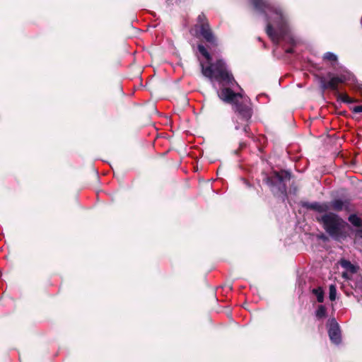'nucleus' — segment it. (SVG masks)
Masks as SVG:
<instances>
[{"instance_id":"obj_1","label":"nucleus","mask_w":362,"mask_h":362,"mask_svg":"<svg viewBox=\"0 0 362 362\" xmlns=\"http://www.w3.org/2000/svg\"><path fill=\"white\" fill-rule=\"evenodd\" d=\"M197 49L208 63V65L205 66L203 62H200L201 71L204 76L211 81L216 80L222 87L238 85L232 73L228 70L223 59H218L215 62H212L211 54L203 45H198Z\"/></svg>"},{"instance_id":"obj_2","label":"nucleus","mask_w":362,"mask_h":362,"mask_svg":"<svg viewBox=\"0 0 362 362\" xmlns=\"http://www.w3.org/2000/svg\"><path fill=\"white\" fill-rule=\"evenodd\" d=\"M254 8L265 16L267 21L266 33L269 37L276 44H278L280 40V33L275 30L270 22L269 13L274 14L276 17L273 20L278 29L281 31L284 24L285 19L282 9L272 4L270 0H251Z\"/></svg>"},{"instance_id":"obj_3","label":"nucleus","mask_w":362,"mask_h":362,"mask_svg":"<svg viewBox=\"0 0 362 362\" xmlns=\"http://www.w3.org/2000/svg\"><path fill=\"white\" fill-rule=\"evenodd\" d=\"M291 179L290 172L285 170H274L270 175H265L263 182L269 186L274 197L284 201L288 197L286 182L290 181Z\"/></svg>"},{"instance_id":"obj_4","label":"nucleus","mask_w":362,"mask_h":362,"mask_svg":"<svg viewBox=\"0 0 362 362\" xmlns=\"http://www.w3.org/2000/svg\"><path fill=\"white\" fill-rule=\"evenodd\" d=\"M327 76L328 79L325 76L319 77L320 87L322 92L327 90H331L334 92L337 100H341L346 103H352L356 101L351 98L347 94H341L339 93V86L345 83L349 80V78L345 74L337 75L332 72H328Z\"/></svg>"},{"instance_id":"obj_5","label":"nucleus","mask_w":362,"mask_h":362,"mask_svg":"<svg viewBox=\"0 0 362 362\" xmlns=\"http://www.w3.org/2000/svg\"><path fill=\"white\" fill-rule=\"evenodd\" d=\"M324 213L316 218L317 221L322 225L325 232L332 238L337 240L342 237L347 223L334 212Z\"/></svg>"},{"instance_id":"obj_6","label":"nucleus","mask_w":362,"mask_h":362,"mask_svg":"<svg viewBox=\"0 0 362 362\" xmlns=\"http://www.w3.org/2000/svg\"><path fill=\"white\" fill-rule=\"evenodd\" d=\"M349 201L341 200L339 199H336L330 202H323L320 203L317 202H302L301 206L303 208H305L309 210L315 211L318 213H324V212H329V211L331 209L334 211L339 212L342 210H348L349 206Z\"/></svg>"},{"instance_id":"obj_7","label":"nucleus","mask_w":362,"mask_h":362,"mask_svg":"<svg viewBox=\"0 0 362 362\" xmlns=\"http://www.w3.org/2000/svg\"><path fill=\"white\" fill-rule=\"evenodd\" d=\"M232 110L240 122H251L253 110L249 100L241 98L232 106Z\"/></svg>"},{"instance_id":"obj_8","label":"nucleus","mask_w":362,"mask_h":362,"mask_svg":"<svg viewBox=\"0 0 362 362\" xmlns=\"http://www.w3.org/2000/svg\"><path fill=\"white\" fill-rule=\"evenodd\" d=\"M232 86L221 87L218 93V98L226 103L230 104L232 106L243 98V95L240 93H235L232 89Z\"/></svg>"},{"instance_id":"obj_9","label":"nucleus","mask_w":362,"mask_h":362,"mask_svg":"<svg viewBox=\"0 0 362 362\" xmlns=\"http://www.w3.org/2000/svg\"><path fill=\"white\" fill-rule=\"evenodd\" d=\"M328 335L332 343L339 345L341 342V334L339 324L334 318L330 320L328 327Z\"/></svg>"},{"instance_id":"obj_10","label":"nucleus","mask_w":362,"mask_h":362,"mask_svg":"<svg viewBox=\"0 0 362 362\" xmlns=\"http://www.w3.org/2000/svg\"><path fill=\"white\" fill-rule=\"evenodd\" d=\"M197 29H199L200 35L206 40V42L214 46L217 45L216 38L214 36L209 24L207 25H206V24L202 25V27L198 28Z\"/></svg>"},{"instance_id":"obj_11","label":"nucleus","mask_w":362,"mask_h":362,"mask_svg":"<svg viewBox=\"0 0 362 362\" xmlns=\"http://www.w3.org/2000/svg\"><path fill=\"white\" fill-rule=\"evenodd\" d=\"M339 264L341 267L346 269V272L351 274H355L357 272L358 268L354 266L349 260L342 259L340 260Z\"/></svg>"},{"instance_id":"obj_12","label":"nucleus","mask_w":362,"mask_h":362,"mask_svg":"<svg viewBox=\"0 0 362 362\" xmlns=\"http://www.w3.org/2000/svg\"><path fill=\"white\" fill-rule=\"evenodd\" d=\"M250 123L251 122H240L238 121V124L235 126V129H240L241 128L240 124H241L242 127H243V132H245V134H246L247 136L250 137L251 135L250 127Z\"/></svg>"},{"instance_id":"obj_13","label":"nucleus","mask_w":362,"mask_h":362,"mask_svg":"<svg viewBox=\"0 0 362 362\" xmlns=\"http://www.w3.org/2000/svg\"><path fill=\"white\" fill-rule=\"evenodd\" d=\"M312 293L316 296L317 302L322 303L324 301V291L321 287L313 288Z\"/></svg>"},{"instance_id":"obj_14","label":"nucleus","mask_w":362,"mask_h":362,"mask_svg":"<svg viewBox=\"0 0 362 362\" xmlns=\"http://www.w3.org/2000/svg\"><path fill=\"white\" fill-rule=\"evenodd\" d=\"M315 316L317 319H322L327 316V309L325 305H320L317 307Z\"/></svg>"},{"instance_id":"obj_15","label":"nucleus","mask_w":362,"mask_h":362,"mask_svg":"<svg viewBox=\"0 0 362 362\" xmlns=\"http://www.w3.org/2000/svg\"><path fill=\"white\" fill-rule=\"evenodd\" d=\"M207 25L209 24L208 19L206 18V16L202 13H200L197 17V23L195 25L196 28L202 27V25Z\"/></svg>"},{"instance_id":"obj_16","label":"nucleus","mask_w":362,"mask_h":362,"mask_svg":"<svg viewBox=\"0 0 362 362\" xmlns=\"http://www.w3.org/2000/svg\"><path fill=\"white\" fill-rule=\"evenodd\" d=\"M349 221L356 227L361 226L362 220L361 218L357 216L356 214H351L349 216Z\"/></svg>"},{"instance_id":"obj_17","label":"nucleus","mask_w":362,"mask_h":362,"mask_svg":"<svg viewBox=\"0 0 362 362\" xmlns=\"http://www.w3.org/2000/svg\"><path fill=\"white\" fill-rule=\"evenodd\" d=\"M323 59L336 63L337 62V56L332 52H327L324 54Z\"/></svg>"},{"instance_id":"obj_18","label":"nucleus","mask_w":362,"mask_h":362,"mask_svg":"<svg viewBox=\"0 0 362 362\" xmlns=\"http://www.w3.org/2000/svg\"><path fill=\"white\" fill-rule=\"evenodd\" d=\"M337 297V288L334 284H331L329 286V298L330 300H335Z\"/></svg>"},{"instance_id":"obj_19","label":"nucleus","mask_w":362,"mask_h":362,"mask_svg":"<svg viewBox=\"0 0 362 362\" xmlns=\"http://www.w3.org/2000/svg\"><path fill=\"white\" fill-rule=\"evenodd\" d=\"M354 113H362V105L355 106L351 109Z\"/></svg>"},{"instance_id":"obj_20","label":"nucleus","mask_w":362,"mask_h":362,"mask_svg":"<svg viewBox=\"0 0 362 362\" xmlns=\"http://www.w3.org/2000/svg\"><path fill=\"white\" fill-rule=\"evenodd\" d=\"M293 52H294V49L292 47L288 48L286 49V52L288 53V54H292V53H293Z\"/></svg>"},{"instance_id":"obj_21","label":"nucleus","mask_w":362,"mask_h":362,"mask_svg":"<svg viewBox=\"0 0 362 362\" xmlns=\"http://www.w3.org/2000/svg\"><path fill=\"white\" fill-rule=\"evenodd\" d=\"M240 148H243V147H245V143H243H243H240Z\"/></svg>"},{"instance_id":"obj_22","label":"nucleus","mask_w":362,"mask_h":362,"mask_svg":"<svg viewBox=\"0 0 362 362\" xmlns=\"http://www.w3.org/2000/svg\"><path fill=\"white\" fill-rule=\"evenodd\" d=\"M356 233H361L362 234V228L361 229H359L356 231Z\"/></svg>"},{"instance_id":"obj_23","label":"nucleus","mask_w":362,"mask_h":362,"mask_svg":"<svg viewBox=\"0 0 362 362\" xmlns=\"http://www.w3.org/2000/svg\"><path fill=\"white\" fill-rule=\"evenodd\" d=\"M356 235H357L358 238H361V239H362V234H361V233H356Z\"/></svg>"},{"instance_id":"obj_24","label":"nucleus","mask_w":362,"mask_h":362,"mask_svg":"<svg viewBox=\"0 0 362 362\" xmlns=\"http://www.w3.org/2000/svg\"><path fill=\"white\" fill-rule=\"evenodd\" d=\"M245 182L247 185V186L250 187V183L247 180H245Z\"/></svg>"},{"instance_id":"obj_25","label":"nucleus","mask_w":362,"mask_h":362,"mask_svg":"<svg viewBox=\"0 0 362 362\" xmlns=\"http://www.w3.org/2000/svg\"><path fill=\"white\" fill-rule=\"evenodd\" d=\"M321 238L325 240L327 238L324 235H322Z\"/></svg>"}]
</instances>
